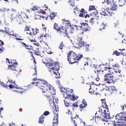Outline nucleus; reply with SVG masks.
<instances>
[{"instance_id": "f257e3e1", "label": "nucleus", "mask_w": 126, "mask_h": 126, "mask_svg": "<svg viewBox=\"0 0 126 126\" xmlns=\"http://www.w3.org/2000/svg\"><path fill=\"white\" fill-rule=\"evenodd\" d=\"M37 80L36 83L33 82L32 84H36V83L37 86H39L40 89L42 90V92L44 93V96L48 98L50 105H54L55 101H54L53 95H56L55 88L44 79Z\"/></svg>"}, {"instance_id": "f03ea898", "label": "nucleus", "mask_w": 126, "mask_h": 126, "mask_svg": "<svg viewBox=\"0 0 126 126\" xmlns=\"http://www.w3.org/2000/svg\"><path fill=\"white\" fill-rule=\"evenodd\" d=\"M104 81L108 84H115L117 82L116 79H114V75L111 73H107L104 75Z\"/></svg>"}, {"instance_id": "7ed1b4c3", "label": "nucleus", "mask_w": 126, "mask_h": 126, "mask_svg": "<svg viewBox=\"0 0 126 126\" xmlns=\"http://www.w3.org/2000/svg\"><path fill=\"white\" fill-rule=\"evenodd\" d=\"M6 62H8V63L10 64L8 66V68L11 71H14V73H15L17 71L16 70L15 67L17 66V63L14 60H9L8 58L6 59Z\"/></svg>"}, {"instance_id": "20e7f679", "label": "nucleus", "mask_w": 126, "mask_h": 126, "mask_svg": "<svg viewBox=\"0 0 126 126\" xmlns=\"http://www.w3.org/2000/svg\"><path fill=\"white\" fill-rule=\"evenodd\" d=\"M12 13L10 17L11 21H18L19 22V13L16 11V9H11Z\"/></svg>"}, {"instance_id": "39448f33", "label": "nucleus", "mask_w": 126, "mask_h": 126, "mask_svg": "<svg viewBox=\"0 0 126 126\" xmlns=\"http://www.w3.org/2000/svg\"><path fill=\"white\" fill-rule=\"evenodd\" d=\"M66 114H67L68 115H70L71 117V122L73 123V124H74L75 126H77V125H76V123H75L76 122L75 119H78V118H79V116L75 113L73 114L72 111H70V110H69V109L67 110V112H66Z\"/></svg>"}, {"instance_id": "423d86ee", "label": "nucleus", "mask_w": 126, "mask_h": 126, "mask_svg": "<svg viewBox=\"0 0 126 126\" xmlns=\"http://www.w3.org/2000/svg\"><path fill=\"white\" fill-rule=\"evenodd\" d=\"M80 34H79L77 35V42L75 44V47L77 49H80L82 47H83V45H84V42L82 41V36H80Z\"/></svg>"}, {"instance_id": "0eeeda50", "label": "nucleus", "mask_w": 126, "mask_h": 126, "mask_svg": "<svg viewBox=\"0 0 126 126\" xmlns=\"http://www.w3.org/2000/svg\"><path fill=\"white\" fill-rule=\"evenodd\" d=\"M115 119L117 121H121L122 123H126V115H125V113L121 112L118 114L116 117Z\"/></svg>"}, {"instance_id": "6e6552de", "label": "nucleus", "mask_w": 126, "mask_h": 126, "mask_svg": "<svg viewBox=\"0 0 126 126\" xmlns=\"http://www.w3.org/2000/svg\"><path fill=\"white\" fill-rule=\"evenodd\" d=\"M69 53L71 54V58H73L75 62H76V61H80V59L83 56L81 53H79L78 55L76 53H75V52H74L73 51H70Z\"/></svg>"}, {"instance_id": "1a4fd4ad", "label": "nucleus", "mask_w": 126, "mask_h": 126, "mask_svg": "<svg viewBox=\"0 0 126 126\" xmlns=\"http://www.w3.org/2000/svg\"><path fill=\"white\" fill-rule=\"evenodd\" d=\"M80 24L81 25V28H82L85 32H87L91 30V27L88 23L82 22Z\"/></svg>"}, {"instance_id": "9d476101", "label": "nucleus", "mask_w": 126, "mask_h": 126, "mask_svg": "<svg viewBox=\"0 0 126 126\" xmlns=\"http://www.w3.org/2000/svg\"><path fill=\"white\" fill-rule=\"evenodd\" d=\"M59 32L61 34L65 35L64 37H67L68 39L70 38V36L68 35V32H67V30H66V28L62 27L60 28Z\"/></svg>"}, {"instance_id": "9b49d317", "label": "nucleus", "mask_w": 126, "mask_h": 126, "mask_svg": "<svg viewBox=\"0 0 126 126\" xmlns=\"http://www.w3.org/2000/svg\"><path fill=\"white\" fill-rule=\"evenodd\" d=\"M27 18H28V16L26 15V13L22 12L21 14H19V23H21V22L25 21V20L27 19Z\"/></svg>"}, {"instance_id": "f8f14e48", "label": "nucleus", "mask_w": 126, "mask_h": 126, "mask_svg": "<svg viewBox=\"0 0 126 126\" xmlns=\"http://www.w3.org/2000/svg\"><path fill=\"white\" fill-rule=\"evenodd\" d=\"M80 17H84V18H89L90 17V15L89 14H87V11H85L84 8H82L80 11Z\"/></svg>"}, {"instance_id": "ddd939ff", "label": "nucleus", "mask_w": 126, "mask_h": 126, "mask_svg": "<svg viewBox=\"0 0 126 126\" xmlns=\"http://www.w3.org/2000/svg\"><path fill=\"white\" fill-rule=\"evenodd\" d=\"M54 66H52L51 68H50V69L52 70H49V71L51 73H53V71L55 72V71H59V69H60V65H59V63L58 62H56L55 63L53 64Z\"/></svg>"}, {"instance_id": "4468645a", "label": "nucleus", "mask_w": 126, "mask_h": 126, "mask_svg": "<svg viewBox=\"0 0 126 126\" xmlns=\"http://www.w3.org/2000/svg\"><path fill=\"white\" fill-rule=\"evenodd\" d=\"M106 113H104V115L102 114H100L99 115L95 116V119L97 120H100L103 122H107V116H106Z\"/></svg>"}, {"instance_id": "2eb2a0df", "label": "nucleus", "mask_w": 126, "mask_h": 126, "mask_svg": "<svg viewBox=\"0 0 126 126\" xmlns=\"http://www.w3.org/2000/svg\"><path fill=\"white\" fill-rule=\"evenodd\" d=\"M43 7L45 9L44 10H40L39 11L40 13H42V14H48V13H51V10L48 7L47 5L45 4Z\"/></svg>"}, {"instance_id": "dca6fc26", "label": "nucleus", "mask_w": 126, "mask_h": 126, "mask_svg": "<svg viewBox=\"0 0 126 126\" xmlns=\"http://www.w3.org/2000/svg\"><path fill=\"white\" fill-rule=\"evenodd\" d=\"M52 125V126H58V125H59V114L57 113L54 114V118Z\"/></svg>"}, {"instance_id": "f3484780", "label": "nucleus", "mask_w": 126, "mask_h": 126, "mask_svg": "<svg viewBox=\"0 0 126 126\" xmlns=\"http://www.w3.org/2000/svg\"><path fill=\"white\" fill-rule=\"evenodd\" d=\"M67 60L69 63H70L71 64H72V63H76V61L74 60L73 58L71 57V55L69 52L67 53Z\"/></svg>"}, {"instance_id": "a211bd4d", "label": "nucleus", "mask_w": 126, "mask_h": 126, "mask_svg": "<svg viewBox=\"0 0 126 126\" xmlns=\"http://www.w3.org/2000/svg\"><path fill=\"white\" fill-rule=\"evenodd\" d=\"M32 32H27V34L30 35V36H32V35H37V33H39V30L37 29L32 28Z\"/></svg>"}, {"instance_id": "6ab92c4d", "label": "nucleus", "mask_w": 126, "mask_h": 126, "mask_svg": "<svg viewBox=\"0 0 126 126\" xmlns=\"http://www.w3.org/2000/svg\"><path fill=\"white\" fill-rule=\"evenodd\" d=\"M108 90L113 94H118V90H117V88L115 86H109Z\"/></svg>"}, {"instance_id": "aec40b11", "label": "nucleus", "mask_w": 126, "mask_h": 126, "mask_svg": "<svg viewBox=\"0 0 126 126\" xmlns=\"http://www.w3.org/2000/svg\"><path fill=\"white\" fill-rule=\"evenodd\" d=\"M94 71L95 74H96L98 77H99V76H101V75H103V74H104V70H101L99 69H94Z\"/></svg>"}, {"instance_id": "412c9836", "label": "nucleus", "mask_w": 126, "mask_h": 126, "mask_svg": "<svg viewBox=\"0 0 126 126\" xmlns=\"http://www.w3.org/2000/svg\"><path fill=\"white\" fill-rule=\"evenodd\" d=\"M87 106H88V104H87V102H86V100H85V99H83L82 100V102L79 105V108L80 109H84V108H86Z\"/></svg>"}, {"instance_id": "4be33fe9", "label": "nucleus", "mask_w": 126, "mask_h": 126, "mask_svg": "<svg viewBox=\"0 0 126 126\" xmlns=\"http://www.w3.org/2000/svg\"><path fill=\"white\" fill-rule=\"evenodd\" d=\"M45 65L48 68H52V66L54 65V61L49 59Z\"/></svg>"}, {"instance_id": "5701e85b", "label": "nucleus", "mask_w": 126, "mask_h": 126, "mask_svg": "<svg viewBox=\"0 0 126 126\" xmlns=\"http://www.w3.org/2000/svg\"><path fill=\"white\" fill-rule=\"evenodd\" d=\"M21 43L22 44V46L23 47H24V48H26V49H27V50H29V51H31V50H32L33 51V47H32V46L27 45L22 42H21Z\"/></svg>"}, {"instance_id": "b1692460", "label": "nucleus", "mask_w": 126, "mask_h": 126, "mask_svg": "<svg viewBox=\"0 0 126 126\" xmlns=\"http://www.w3.org/2000/svg\"><path fill=\"white\" fill-rule=\"evenodd\" d=\"M119 68H120V65H119L118 63H116L112 65V69L114 70V72H115V73H118V71L117 70H118V69H119Z\"/></svg>"}, {"instance_id": "393cba45", "label": "nucleus", "mask_w": 126, "mask_h": 126, "mask_svg": "<svg viewBox=\"0 0 126 126\" xmlns=\"http://www.w3.org/2000/svg\"><path fill=\"white\" fill-rule=\"evenodd\" d=\"M92 10H95L94 12V15H95L96 16V15H98V11H97V10H96V8L95 7V6L91 5L89 6V11H91Z\"/></svg>"}, {"instance_id": "a878e982", "label": "nucleus", "mask_w": 126, "mask_h": 126, "mask_svg": "<svg viewBox=\"0 0 126 126\" xmlns=\"http://www.w3.org/2000/svg\"><path fill=\"white\" fill-rule=\"evenodd\" d=\"M102 101V106L103 108L106 109V110H109V106H108V105H107V103H106V100L104 99L101 100Z\"/></svg>"}, {"instance_id": "bb28decb", "label": "nucleus", "mask_w": 126, "mask_h": 126, "mask_svg": "<svg viewBox=\"0 0 126 126\" xmlns=\"http://www.w3.org/2000/svg\"><path fill=\"white\" fill-rule=\"evenodd\" d=\"M102 101V106L103 108L106 109V110H109V106H108V105H107V103H106V100L104 99L101 100Z\"/></svg>"}, {"instance_id": "cd10ccee", "label": "nucleus", "mask_w": 126, "mask_h": 126, "mask_svg": "<svg viewBox=\"0 0 126 126\" xmlns=\"http://www.w3.org/2000/svg\"><path fill=\"white\" fill-rule=\"evenodd\" d=\"M63 24L65 25V26H68L69 24H70V21L69 20H66L65 19H62Z\"/></svg>"}, {"instance_id": "c85d7f7f", "label": "nucleus", "mask_w": 126, "mask_h": 126, "mask_svg": "<svg viewBox=\"0 0 126 126\" xmlns=\"http://www.w3.org/2000/svg\"><path fill=\"white\" fill-rule=\"evenodd\" d=\"M107 10H99V14L100 15H103V16H107Z\"/></svg>"}, {"instance_id": "c756f323", "label": "nucleus", "mask_w": 126, "mask_h": 126, "mask_svg": "<svg viewBox=\"0 0 126 126\" xmlns=\"http://www.w3.org/2000/svg\"><path fill=\"white\" fill-rule=\"evenodd\" d=\"M107 15L108 16H113L114 15H115V13L114 12V11H113V10H107Z\"/></svg>"}, {"instance_id": "7c9ffc66", "label": "nucleus", "mask_w": 126, "mask_h": 126, "mask_svg": "<svg viewBox=\"0 0 126 126\" xmlns=\"http://www.w3.org/2000/svg\"><path fill=\"white\" fill-rule=\"evenodd\" d=\"M83 49L87 52L89 51V44H87V43L85 42L83 45Z\"/></svg>"}, {"instance_id": "2f4dec72", "label": "nucleus", "mask_w": 126, "mask_h": 126, "mask_svg": "<svg viewBox=\"0 0 126 126\" xmlns=\"http://www.w3.org/2000/svg\"><path fill=\"white\" fill-rule=\"evenodd\" d=\"M126 0H119V6H124L126 4Z\"/></svg>"}, {"instance_id": "473e14b6", "label": "nucleus", "mask_w": 126, "mask_h": 126, "mask_svg": "<svg viewBox=\"0 0 126 126\" xmlns=\"http://www.w3.org/2000/svg\"><path fill=\"white\" fill-rule=\"evenodd\" d=\"M33 53L35 56H41V52L39 50V48H36V50H33Z\"/></svg>"}, {"instance_id": "72a5a7b5", "label": "nucleus", "mask_w": 126, "mask_h": 126, "mask_svg": "<svg viewBox=\"0 0 126 126\" xmlns=\"http://www.w3.org/2000/svg\"><path fill=\"white\" fill-rule=\"evenodd\" d=\"M44 119H45L44 115H41L39 118L38 124H44Z\"/></svg>"}, {"instance_id": "f704fd0d", "label": "nucleus", "mask_w": 126, "mask_h": 126, "mask_svg": "<svg viewBox=\"0 0 126 126\" xmlns=\"http://www.w3.org/2000/svg\"><path fill=\"white\" fill-rule=\"evenodd\" d=\"M53 28H54V29L56 30V31H58V32H59V31H60V30L61 29V28L59 26V25L56 23H54Z\"/></svg>"}, {"instance_id": "c9c22d12", "label": "nucleus", "mask_w": 126, "mask_h": 126, "mask_svg": "<svg viewBox=\"0 0 126 126\" xmlns=\"http://www.w3.org/2000/svg\"><path fill=\"white\" fill-rule=\"evenodd\" d=\"M64 95H66L65 98L66 99L67 98H70L71 97V94H69V91L66 90V93H64Z\"/></svg>"}, {"instance_id": "e433bc0d", "label": "nucleus", "mask_w": 126, "mask_h": 126, "mask_svg": "<svg viewBox=\"0 0 126 126\" xmlns=\"http://www.w3.org/2000/svg\"><path fill=\"white\" fill-rule=\"evenodd\" d=\"M108 125L109 126H116V121L109 120L108 121Z\"/></svg>"}, {"instance_id": "4c0bfd02", "label": "nucleus", "mask_w": 126, "mask_h": 126, "mask_svg": "<svg viewBox=\"0 0 126 126\" xmlns=\"http://www.w3.org/2000/svg\"><path fill=\"white\" fill-rule=\"evenodd\" d=\"M70 99L72 101H75L77 99H78V96L75 94H72L70 97Z\"/></svg>"}, {"instance_id": "58836bf2", "label": "nucleus", "mask_w": 126, "mask_h": 126, "mask_svg": "<svg viewBox=\"0 0 126 126\" xmlns=\"http://www.w3.org/2000/svg\"><path fill=\"white\" fill-rule=\"evenodd\" d=\"M104 109L105 108H104V107L101 106V107H99L98 112L99 113H102L103 114H105V113H106V110H105Z\"/></svg>"}, {"instance_id": "ea45409f", "label": "nucleus", "mask_w": 126, "mask_h": 126, "mask_svg": "<svg viewBox=\"0 0 126 126\" xmlns=\"http://www.w3.org/2000/svg\"><path fill=\"white\" fill-rule=\"evenodd\" d=\"M43 37H44V39H45V40H47V39L49 38V34L45 33L44 35L42 34L40 36V38Z\"/></svg>"}, {"instance_id": "a19ab883", "label": "nucleus", "mask_w": 126, "mask_h": 126, "mask_svg": "<svg viewBox=\"0 0 126 126\" xmlns=\"http://www.w3.org/2000/svg\"><path fill=\"white\" fill-rule=\"evenodd\" d=\"M30 25H26L24 30V32H27V31L30 32Z\"/></svg>"}, {"instance_id": "79ce46f5", "label": "nucleus", "mask_w": 126, "mask_h": 126, "mask_svg": "<svg viewBox=\"0 0 126 126\" xmlns=\"http://www.w3.org/2000/svg\"><path fill=\"white\" fill-rule=\"evenodd\" d=\"M70 107H73V108H77L78 107V104H77V102L71 103V106Z\"/></svg>"}, {"instance_id": "37998d69", "label": "nucleus", "mask_w": 126, "mask_h": 126, "mask_svg": "<svg viewBox=\"0 0 126 126\" xmlns=\"http://www.w3.org/2000/svg\"><path fill=\"white\" fill-rule=\"evenodd\" d=\"M51 73H54V74H55V75H56V78H57V79L61 78V74H60L59 72H57V73L54 71H52V73L51 72Z\"/></svg>"}, {"instance_id": "c03bdc74", "label": "nucleus", "mask_w": 126, "mask_h": 126, "mask_svg": "<svg viewBox=\"0 0 126 126\" xmlns=\"http://www.w3.org/2000/svg\"><path fill=\"white\" fill-rule=\"evenodd\" d=\"M117 8H118V5L113 3L111 7L112 10H117Z\"/></svg>"}, {"instance_id": "a18cd8bd", "label": "nucleus", "mask_w": 126, "mask_h": 126, "mask_svg": "<svg viewBox=\"0 0 126 126\" xmlns=\"http://www.w3.org/2000/svg\"><path fill=\"white\" fill-rule=\"evenodd\" d=\"M63 101H64V105L66 107H70V106H71V103H69L67 101H65V100L64 99Z\"/></svg>"}, {"instance_id": "49530a36", "label": "nucleus", "mask_w": 126, "mask_h": 126, "mask_svg": "<svg viewBox=\"0 0 126 126\" xmlns=\"http://www.w3.org/2000/svg\"><path fill=\"white\" fill-rule=\"evenodd\" d=\"M50 17L51 19L53 20L55 17H56V14L54 13H51L50 15Z\"/></svg>"}, {"instance_id": "de8ad7c7", "label": "nucleus", "mask_w": 126, "mask_h": 126, "mask_svg": "<svg viewBox=\"0 0 126 126\" xmlns=\"http://www.w3.org/2000/svg\"><path fill=\"white\" fill-rule=\"evenodd\" d=\"M114 55H116V56H120L121 53L118 52V51L116 50L113 53V55L114 56Z\"/></svg>"}, {"instance_id": "09e8293b", "label": "nucleus", "mask_w": 126, "mask_h": 126, "mask_svg": "<svg viewBox=\"0 0 126 126\" xmlns=\"http://www.w3.org/2000/svg\"><path fill=\"white\" fill-rule=\"evenodd\" d=\"M105 27H106V25L102 23V25H100L99 28V30H102V29H105Z\"/></svg>"}, {"instance_id": "8fccbe9b", "label": "nucleus", "mask_w": 126, "mask_h": 126, "mask_svg": "<svg viewBox=\"0 0 126 126\" xmlns=\"http://www.w3.org/2000/svg\"><path fill=\"white\" fill-rule=\"evenodd\" d=\"M42 18V16L40 15H35V19L36 20L38 19H41Z\"/></svg>"}, {"instance_id": "3c124183", "label": "nucleus", "mask_w": 126, "mask_h": 126, "mask_svg": "<svg viewBox=\"0 0 126 126\" xmlns=\"http://www.w3.org/2000/svg\"><path fill=\"white\" fill-rule=\"evenodd\" d=\"M117 123H118L117 125H116V126H124L125 125H124V124H123L122 123H121V122L119 121V120H117Z\"/></svg>"}, {"instance_id": "603ef678", "label": "nucleus", "mask_w": 126, "mask_h": 126, "mask_svg": "<svg viewBox=\"0 0 126 126\" xmlns=\"http://www.w3.org/2000/svg\"><path fill=\"white\" fill-rule=\"evenodd\" d=\"M3 44H4L3 42L1 40H0V51H2V49H1V48H2V46Z\"/></svg>"}, {"instance_id": "864d4df0", "label": "nucleus", "mask_w": 126, "mask_h": 126, "mask_svg": "<svg viewBox=\"0 0 126 126\" xmlns=\"http://www.w3.org/2000/svg\"><path fill=\"white\" fill-rule=\"evenodd\" d=\"M59 49H60V50H63V42H61V44L59 46Z\"/></svg>"}, {"instance_id": "5fc2aeb1", "label": "nucleus", "mask_w": 126, "mask_h": 126, "mask_svg": "<svg viewBox=\"0 0 126 126\" xmlns=\"http://www.w3.org/2000/svg\"><path fill=\"white\" fill-rule=\"evenodd\" d=\"M109 69V72H111V69H112V67H104V70H108Z\"/></svg>"}, {"instance_id": "6e6d98bb", "label": "nucleus", "mask_w": 126, "mask_h": 126, "mask_svg": "<svg viewBox=\"0 0 126 126\" xmlns=\"http://www.w3.org/2000/svg\"><path fill=\"white\" fill-rule=\"evenodd\" d=\"M43 115L44 116H48V115H50V112L48 111H45Z\"/></svg>"}, {"instance_id": "4d7b16f0", "label": "nucleus", "mask_w": 126, "mask_h": 126, "mask_svg": "<svg viewBox=\"0 0 126 126\" xmlns=\"http://www.w3.org/2000/svg\"><path fill=\"white\" fill-rule=\"evenodd\" d=\"M104 1L107 4H110L112 2L111 0H104Z\"/></svg>"}, {"instance_id": "13d9d810", "label": "nucleus", "mask_w": 126, "mask_h": 126, "mask_svg": "<svg viewBox=\"0 0 126 126\" xmlns=\"http://www.w3.org/2000/svg\"><path fill=\"white\" fill-rule=\"evenodd\" d=\"M94 20H95L94 18H91V20L90 21V23H92V24H94Z\"/></svg>"}, {"instance_id": "bf43d9fd", "label": "nucleus", "mask_w": 126, "mask_h": 126, "mask_svg": "<svg viewBox=\"0 0 126 126\" xmlns=\"http://www.w3.org/2000/svg\"><path fill=\"white\" fill-rule=\"evenodd\" d=\"M33 45L36 46V47H39V46H40V44H39V43L36 41H34V42L33 43Z\"/></svg>"}, {"instance_id": "052dcab7", "label": "nucleus", "mask_w": 126, "mask_h": 126, "mask_svg": "<svg viewBox=\"0 0 126 126\" xmlns=\"http://www.w3.org/2000/svg\"><path fill=\"white\" fill-rule=\"evenodd\" d=\"M37 9H38V8H37V7L33 6L32 7V10H33V11H35V10H37Z\"/></svg>"}, {"instance_id": "680f3d73", "label": "nucleus", "mask_w": 126, "mask_h": 126, "mask_svg": "<svg viewBox=\"0 0 126 126\" xmlns=\"http://www.w3.org/2000/svg\"><path fill=\"white\" fill-rule=\"evenodd\" d=\"M121 107L122 108L121 110H122V111L124 112V110H125V105H124V104H123V105H121Z\"/></svg>"}, {"instance_id": "e2e57ef3", "label": "nucleus", "mask_w": 126, "mask_h": 126, "mask_svg": "<svg viewBox=\"0 0 126 126\" xmlns=\"http://www.w3.org/2000/svg\"><path fill=\"white\" fill-rule=\"evenodd\" d=\"M70 5L72 6V7H74V6H75V3H74V2H71Z\"/></svg>"}, {"instance_id": "0e129e2a", "label": "nucleus", "mask_w": 126, "mask_h": 126, "mask_svg": "<svg viewBox=\"0 0 126 126\" xmlns=\"http://www.w3.org/2000/svg\"><path fill=\"white\" fill-rule=\"evenodd\" d=\"M33 76H37V70H36V68L34 69V73L32 74Z\"/></svg>"}, {"instance_id": "69168bd1", "label": "nucleus", "mask_w": 126, "mask_h": 126, "mask_svg": "<svg viewBox=\"0 0 126 126\" xmlns=\"http://www.w3.org/2000/svg\"><path fill=\"white\" fill-rule=\"evenodd\" d=\"M89 93H90V94H94V92L91 91V86H90V88L89 89Z\"/></svg>"}, {"instance_id": "338daca9", "label": "nucleus", "mask_w": 126, "mask_h": 126, "mask_svg": "<svg viewBox=\"0 0 126 126\" xmlns=\"http://www.w3.org/2000/svg\"><path fill=\"white\" fill-rule=\"evenodd\" d=\"M93 67L94 69H98V67L97 65L94 64Z\"/></svg>"}, {"instance_id": "774afa93", "label": "nucleus", "mask_w": 126, "mask_h": 126, "mask_svg": "<svg viewBox=\"0 0 126 126\" xmlns=\"http://www.w3.org/2000/svg\"><path fill=\"white\" fill-rule=\"evenodd\" d=\"M1 85H2V86H3V87H6V85L4 84L3 83H1Z\"/></svg>"}]
</instances>
